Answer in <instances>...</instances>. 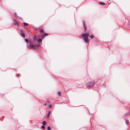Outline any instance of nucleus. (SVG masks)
<instances>
[{
    "mask_svg": "<svg viewBox=\"0 0 130 130\" xmlns=\"http://www.w3.org/2000/svg\"><path fill=\"white\" fill-rule=\"evenodd\" d=\"M89 34V33L88 32L86 34H83L82 35V36L84 37L85 41L87 43H89V40H88V36Z\"/></svg>",
    "mask_w": 130,
    "mask_h": 130,
    "instance_id": "f257e3e1",
    "label": "nucleus"
},
{
    "mask_svg": "<svg viewBox=\"0 0 130 130\" xmlns=\"http://www.w3.org/2000/svg\"><path fill=\"white\" fill-rule=\"evenodd\" d=\"M95 84V81L94 80H91L88 82L86 86L88 88H90L93 87Z\"/></svg>",
    "mask_w": 130,
    "mask_h": 130,
    "instance_id": "f03ea898",
    "label": "nucleus"
},
{
    "mask_svg": "<svg viewBox=\"0 0 130 130\" xmlns=\"http://www.w3.org/2000/svg\"><path fill=\"white\" fill-rule=\"evenodd\" d=\"M28 48L29 49L33 48L35 49L36 48V46L33 44L29 45L28 46Z\"/></svg>",
    "mask_w": 130,
    "mask_h": 130,
    "instance_id": "7ed1b4c3",
    "label": "nucleus"
},
{
    "mask_svg": "<svg viewBox=\"0 0 130 130\" xmlns=\"http://www.w3.org/2000/svg\"><path fill=\"white\" fill-rule=\"evenodd\" d=\"M20 32L21 35L22 36V37L24 38H25V36L24 31L22 30H20Z\"/></svg>",
    "mask_w": 130,
    "mask_h": 130,
    "instance_id": "20e7f679",
    "label": "nucleus"
},
{
    "mask_svg": "<svg viewBox=\"0 0 130 130\" xmlns=\"http://www.w3.org/2000/svg\"><path fill=\"white\" fill-rule=\"evenodd\" d=\"M48 35V34L45 33L43 34H42L40 37L41 38H43L44 36H46Z\"/></svg>",
    "mask_w": 130,
    "mask_h": 130,
    "instance_id": "39448f33",
    "label": "nucleus"
},
{
    "mask_svg": "<svg viewBox=\"0 0 130 130\" xmlns=\"http://www.w3.org/2000/svg\"><path fill=\"white\" fill-rule=\"evenodd\" d=\"M39 32L40 33H43V30L42 28L41 27H40L39 28Z\"/></svg>",
    "mask_w": 130,
    "mask_h": 130,
    "instance_id": "423d86ee",
    "label": "nucleus"
},
{
    "mask_svg": "<svg viewBox=\"0 0 130 130\" xmlns=\"http://www.w3.org/2000/svg\"><path fill=\"white\" fill-rule=\"evenodd\" d=\"M14 23L12 24V26H15L16 25V21L15 20H14Z\"/></svg>",
    "mask_w": 130,
    "mask_h": 130,
    "instance_id": "0eeeda50",
    "label": "nucleus"
},
{
    "mask_svg": "<svg viewBox=\"0 0 130 130\" xmlns=\"http://www.w3.org/2000/svg\"><path fill=\"white\" fill-rule=\"evenodd\" d=\"M84 28L85 31V32H86L87 30V28L86 27L85 25V24L84 23Z\"/></svg>",
    "mask_w": 130,
    "mask_h": 130,
    "instance_id": "6e6552de",
    "label": "nucleus"
},
{
    "mask_svg": "<svg viewBox=\"0 0 130 130\" xmlns=\"http://www.w3.org/2000/svg\"><path fill=\"white\" fill-rule=\"evenodd\" d=\"M23 24H24V25L25 26H27L28 25V24L26 23H25V22H24L23 23Z\"/></svg>",
    "mask_w": 130,
    "mask_h": 130,
    "instance_id": "1a4fd4ad",
    "label": "nucleus"
},
{
    "mask_svg": "<svg viewBox=\"0 0 130 130\" xmlns=\"http://www.w3.org/2000/svg\"><path fill=\"white\" fill-rule=\"evenodd\" d=\"M89 37L91 39H93L94 38V36L92 35H91Z\"/></svg>",
    "mask_w": 130,
    "mask_h": 130,
    "instance_id": "9d476101",
    "label": "nucleus"
},
{
    "mask_svg": "<svg viewBox=\"0 0 130 130\" xmlns=\"http://www.w3.org/2000/svg\"><path fill=\"white\" fill-rule=\"evenodd\" d=\"M99 3L101 5H105V3H104L102 2H99Z\"/></svg>",
    "mask_w": 130,
    "mask_h": 130,
    "instance_id": "9b49d317",
    "label": "nucleus"
},
{
    "mask_svg": "<svg viewBox=\"0 0 130 130\" xmlns=\"http://www.w3.org/2000/svg\"><path fill=\"white\" fill-rule=\"evenodd\" d=\"M42 40L41 39H39L38 40V41L39 42H42Z\"/></svg>",
    "mask_w": 130,
    "mask_h": 130,
    "instance_id": "f8f14e48",
    "label": "nucleus"
},
{
    "mask_svg": "<svg viewBox=\"0 0 130 130\" xmlns=\"http://www.w3.org/2000/svg\"><path fill=\"white\" fill-rule=\"evenodd\" d=\"M125 122H126V123L127 124H128V123H129L128 121V120H126V121H125Z\"/></svg>",
    "mask_w": 130,
    "mask_h": 130,
    "instance_id": "ddd939ff",
    "label": "nucleus"
},
{
    "mask_svg": "<svg viewBox=\"0 0 130 130\" xmlns=\"http://www.w3.org/2000/svg\"><path fill=\"white\" fill-rule=\"evenodd\" d=\"M58 94L59 95V96H61V93L60 92H59L58 93Z\"/></svg>",
    "mask_w": 130,
    "mask_h": 130,
    "instance_id": "4468645a",
    "label": "nucleus"
},
{
    "mask_svg": "<svg viewBox=\"0 0 130 130\" xmlns=\"http://www.w3.org/2000/svg\"><path fill=\"white\" fill-rule=\"evenodd\" d=\"M46 123V122L45 121H44L43 122L42 124L43 125H45V124Z\"/></svg>",
    "mask_w": 130,
    "mask_h": 130,
    "instance_id": "2eb2a0df",
    "label": "nucleus"
},
{
    "mask_svg": "<svg viewBox=\"0 0 130 130\" xmlns=\"http://www.w3.org/2000/svg\"><path fill=\"white\" fill-rule=\"evenodd\" d=\"M52 106L51 105H49L48 106V108H51L52 107Z\"/></svg>",
    "mask_w": 130,
    "mask_h": 130,
    "instance_id": "dca6fc26",
    "label": "nucleus"
},
{
    "mask_svg": "<svg viewBox=\"0 0 130 130\" xmlns=\"http://www.w3.org/2000/svg\"><path fill=\"white\" fill-rule=\"evenodd\" d=\"M47 129L48 130H50L51 129V128H50V127L49 126H48L47 127Z\"/></svg>",
    "mask_w": 130,
    "mask_h": 130,
    "instance_id": "f3484780",
    "label": "nucleus"
},
{
    "mask_svg": "<svg viewBox=\"0 0 130 130\" xmlns=\"http://www.w3.org/2000/svg\"><path fill=\"white\" fill-rule=\"evenodd\" d=\"M25 41L26 42H28V40L27 39H25Z\"/></svg>",
    "mask_w": 130,
    "mask_h": 130,
    "instance_id": "a211bd4d",
    "label": "nucleus"
},
{
    "mask_svg": "<svg viewBox=\"0 0 130 130\" xmlns=\"http://www.w3.org/2000/svg\"><path fill=\"white\" fill-rule=\"evenodd\" d=\"M50 115L49 114H48V115H47L46 116L48 118H49V117H50Z\"/></svg>",
    "mask_w": 130,
    "mask_h": 130,
    "instance_id": "6ab92c4d",
    "label": "nucleus"
},
{
    "mask_svg": "<svg viewBox=\"0 0 130 130\" xmlns=\"http://www.w3.org/2000/svg\"><path fill=\"white\" fill-rule=\"evenodd\" d=\"M42 128L43 129H44L45 128V127L44 126L42 125Z\"/></svg>",
    "mask_w": 130,
    "mask_h": 130,
    "instance_id": "aec40b11",
    "label": "nucleus"
},
{
    "mask_svg": "<svg viewBox=\"0 0 130 130\" xmlns=\"http://www.w3.org/2000/svg\"><path fill=\"white\" fill-rule=\"evenodd\" d=\"M14 15L15 18H16V13H14Z\"/></svg>",
    "mask_w": 130,
    "mask_h": 130,
    "instance_id": "412c9836",
    "label": "nucleus"
},
{
    "mask_svg": "<svg viewBox=\"0 0 130 130\" xmlns=\"http://www.w3.org/2000/svg\"><path fill=\"white\" fill-rule=\"evenodd\" d=\"M51 113V111H49L48 112V114L50 115Z\"/></svg>",
    "mask_w": 130,
    "mask_h": 130,
    "instance_id": "4be33fe9",
    "label": "nucleus"
},
{
    "mask_svg": "<svg viewBox=\"0 0 130 130\" xmlns=\"http://www.w3.org/2000/svg\"><path fill=\"white\" fill-rule=\"evenodd\" d=\"M20 76V75L19 74H17V76Z\"/></svg>",
    "mask_w": 130,
    "mask_h": 130,
    "instance_id": "5701e85b",
    "label": "nucleus"
},
{
    "mask_svg": "<svg viewBox=\"0 0 130 130\" xmlns=\"http://www.w3.org/2000/svg\"><path fill=\"white\" fill-rule=\"evenodd\" d=\"M47 104L46 103H45L44 104V106H46L47 105Z\"/></svg>",
    "mask_w": 130,
    "mask_h": 130,
    "instance_id": "b1692460",
    "label": "nucleus"
},
{
    "mask_svg": "<svg viewBox=\"0 0 130 130\" xmlns=\"http://www.w3.org/2000/svg\"><path fill=\"white\" fill-rule=\"evenodd\" d=\"M17 25L18 24V23L17 22Z\"/></svg>",
    "mask_w": 130,
    "mask_h": 130,
    "instance_id": "393cba45",
    "label": "nucleus"
}]
</instances>
